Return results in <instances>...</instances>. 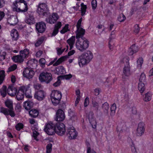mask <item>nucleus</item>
<instances>
[{"instance_id":"obj_1","label":"nucleus","mask_w":153,"mask_h":153,"mask_svg":"<svg viewBox=\"0 0 153 153\" xmlns=\"http://www.w3.org/2000/svg\"><path fill=\"white\" fill-rule=\"evenodd\" d=\"M93 58L92 53L89 51L82 54L78 57V63L80 67H83L84 65L88 64Z\"/></svg>"},{"instance_id":"obj_2","label":"nucleus","mask_w":153,"mask_h":153,"mask_svg":"<svg viewBox=\"0 0 153 153\" xmlns=\"http://www.w3.org/2000/svg\"><path fill=\"white\" fill-rule=\"evenodd\" d=\"M89 42L85 38L82 37L78 39L76 42V48L81 52L85 51L88 47Z\"/></svg>"},{"instance_id":"obj_3","label":"nucleus","mask_w":153,"mask_h":153,"mask_svg":"<svg viewBox=\"0 0 153 153\" xmlns=\"http://www.w3.org/2000/svg\"><path fill=\"white\" fill-rule=\"evenodd\" d=\"M37 12L40 16L46 17H48L50 14L47 4L44 3H40L39 4Z\"/></svg>"},{"instance_id":"obj_4","label":"nucleus","mask_w":153,"mask_h":153,"mask_svg":"<svg viewBox=\"0 0 153 153\" xmlns=\"http://www.w3.org/2000/svg\"><path fill=\"white\" fill-rule=\"evenodd\" d=\"M61 92L58 91L52 92L51 94V101L52 103L55 105L58 104L62 97Z\"/></svg>"},{"instance_id":"obj_5","label":"nucleus","mask_w":153,"mask_h":153,"mask_svg":"<svg viewBox=\"0 0 153 153\" xmlns=\"http://www.w3.org/2000/svg\"><path fill=\"white\" fill-rule=\"evenodd\" d=\"M39 79L41 82H45L47 83H49L52 79L51 74L46 71L40 73Z\"/></svg>"},{"instance_id":"obj_6","label":"nucleus","mask_w":153,"mask_h":153,"mask_svg":"<svg viewBox=\"0 0 153 153\" xmlns=\"http://www.w3.org/2000/svg\"><path fill=\"white\" fill-rule=\"evenodd\" d=\"M129 58L126 56L123 59V61L125 64L124 67L123 69V73L126 76H128L130 75V66L129 62Z\"/></svg>"},{"instance_id":"obj_7","label":"nucleus","mask_w":153,"mask_h":153,"mask_svg":"<svg viewBox=\"0 0 153 153\" xmlns=\"http://www.w3.org/2000/svg\"><path fill=\"white\" fill-rule=\"evenodd\" d=\"M54 127L55 132L59 135L61 136L65 133V126L63 123L57 122L54 124Z\"/></svg>"},{"instance_id":"obj_8","label":"nucleus","mask_w":153,"mask_h":153,"mask_svg":"<svg viewBox=\"0 0 153 153\" xmlns=\"http://www.w3.org/2000/svg\"><path fill=\"white\" fill-rule=\"evenodd\" d=\"M55 128L54 124L50 122L45 125L44 131L48 135H52L55 133Z\"/></svg>"},{"instance_id":"obj_9","label":"nucleus","mask_w":153,"mask_h":153,"mask_svg":"<svg viewBox=\"0 0 153 153\" xmlns=\"http://www.w3.org/2000/svg\"><path fill=\"white\" fill-rule=\"evenodd\" d=\"M66 133L67 135L70 139H75L78 134L75 128L73 126L71 127L68 128Z\"/></svg>"},{"instance_id":"obj_10","label":"nucleus","mask_w":153,"mask_h":153,"mask_svg":"<svg viewBox=\"0 0 153 153\" xmlns=\"http://www.w3.org/2000/svg\"><path fill=\"white\" fill-rule=\"evenodd\" d=\"M75 53V51L74 50H72L69 51L68 53V56L66 55L62 56L59 58L55 63L53 64L54 66H57L60 64L63 61H65L68 58L69 56H70L73 55Z\"/></svg>"},{"instance_id":"obj_11","label":"nucleus","mask_w":153,"mask_h":153,"mask_svg":"<svg viewBox=\"0 0 153 153\" xmlns=\"http://www.w3.org/2000/svg\"><path fill=\"white\" fill-rule=\"evenodd\" d=\"M45 19V21L51 24H54L59 18V16L56 13H53L52 15L50 14Z\"/></svg>"},{"instance_id":"obj_12","label":"nucleus","mask_w":153,"mask_h":153,"mask_svg":"<svg viewBox=\"0 0 153 153\" xmlns=\"http://www.w3.org/2000/svg\"><path fill=\"white\" fill-rule=\"evenodd\" d=\"M45 93L42 90L36 91L34 94V98L39 101L42 100L45 98Z\"/></svg>"},{"instance_id":"obj_13","label":"nucleus","mask_w":153,"mask_h":153,"mask_svg":"<svg viewBox=\"0 0 153 153\" xmlns=\"http://www.w3.org/2000/svg\"><path fill=\"white\" fill-rule=\"evenodd\" d=\"M0 112L5 116L10 115L12 117H14L16 115L14 111L10 110L7 108L3 107L0 108Z\"/></svg>"},{"instance_id":"obj_14","label":"nucleus","mask_w":153,"mask_h":153,"mask_svg":"<svg viewBox=\"0 0 153 153\" xmlns=\"http://www.w3.org/2000/svg\"><path fill=\"white\" fill-rule=\"evenodd\" d=\"M23 76L27 78L30 79L32 78L34 74V71L31 69L26 68L23 72Z\"/></svg>"},{"instance_id":"obj_15","label":"nucleus","mask_w":153,"mask_h":153,"mask_svg":"<svg viewBox=\"0 0 153 153\" xmlns=\"http://www.w3.org/2000/svg\"><path fill=\"white\" fill-rule=\"evenodd\" d=\"M36 28L38 32L42 33L45 30L46 28V24L43 22H38L36 24Z\"/></svg>"},{"instance_id":"obj_16","label":"nucleus","mask_w":153,"mask_h":153,"mask_svg":"<svg viewBox=\"0 0 153 153\" xmlns=\"http://www.w3.org/2000/svg\"><path fill=\"white\" fill-rule=\"evenodd\" d=\"M145 124L143 123H139L138 126L137 130V135L138 136H141L144 133L145 128Z\"/></svg>"},{"instance_id":"obj_17","label":"nucleus","mask_w":153,"mask_h":153,"mask_svg":"<svg viewBox=\"0 0 153 153\" xmlns=\"http://www.w3.org/2000/svg\"><path fill=\"white\" fill-rule=\"evenodd\" d=\"M65 116L64 112L62 109L58 110L56 113V119L57 121H62L65 119Z\"/></svg>"},{"instance_id":"obj_18","label":"nucleus","mask_w":153,"mask_h":153,"mask_svg":"<svg viewBox=\"0 0 153 153\" xmlns=\"http://www.w3.org/2000/svg\"><path fill=\"white\" fill-rule=\"evenodd\" d=\"M18 22V19L16 16H11L7 19V23L10 25L14 26Z\"/></svg>"},{"instance_id":"obj_19","label":"nucleus","mask_w":153,"mask_h":153,"mask_svg":"<svg viewBox=\"0 0 153 153\" xmlns=\"http://www.w3.org/2000/svg\"><path fill=\"white\" fill-rule=\"evenodd\" d=\"M23 2L25 3V1L24 0H16L13 3L14 6L13 7V10L16 12L18 9L20 7V5H24Z\"/></svg>"},{"instance_id":"obj_20","label":"nucleus","mask_w":153,"mask_h":153,"mask_svg":"<svg viewBox=\"0 0 153 153\" xmlns=\"http://www.w3.org/2000/svg\"><path fill=\"white\" fill-rule=\"evenodd\" d=\"M16 88L13 86H9L7 90V93L11 97L15 96L17 93Z\"/></svg>"},{"instance_id":"obj_21","label":"nucleus","mask_w":153,"mask_h":153,"mask_svg":"<svg viewBox=\"0 0 153 153\" xmlns=\"http://www.w3.org/2000/svg\"><path fill=\"white\" fill-rule=\"evenodd\" d=\"M77 30L76 31V39H80V38H84L83 36L85 34V30L82 27L77 28Z\"/></svg>"},{"instance_id":"obj_22","label":"nucleus","mask_w":153,"mask_h":153,"mask_svg":"<svg viewBox=\"0 0 153 153\" xmlns=\"http://www.w3.org/2000/svg\"><path fill=\"white\" fill-rule=\"evenodd\" d=\"M68 115L70 119L73 121H75L77 118L76 114L73 110L69 109L68 111Z\"/></svg>"},{"instance_id":"obj_23","label":"nucleus","mask_w":153,"mask_h":153,"mask_svg":"<svg viewBox=\"0 0 153 153\" xmlns=\"http://www.w3.org/2000/svg\"><path fill=\"white\" fill-rule=\"evenodd\" d=\"M33 102L31 101H27L24 102L23 106L26 110H30L33 107Z\"/></svg>"},{"instance_id":"obj_24","label":"nucleus","mask_w":153,"mask_h":153,"mask_svg":"<svg viewBox=\"0 0 153 153\" xmlns=\"http://www.w3.org/2000/svg\"><path fill=\"white\" fill-rule=\"evenodd\" d=\"M62 26L61 22H58L55 25L54 30L52 33V36H55L58 33L59 29Z\"/></svg>"},{"instance_id":"obj_25","label":"nucleus","mask_w":153,"mask_h":153,"mask_svg":"<svg viewBox=\"0 0 153 153\" xmlns=\"http://www.w3.org/2000/svg\"><path fill=\"white\" fill-rule=\"evenodd\" d=\"M24 5H20V7L18 9L16 12H25L27 11L28 10V7L27 2H23Z\"/></svg>"},{"instance_id":"obj_26","label":"nucleus","mask_w":153,"mask_h":153,"mask_svg":"<svg viewBox=\"0 0 153 153\" xmlns=\"http://www.w3.org/2000/svg\"><path fill=\"white\" fill-rule=\"evenodd\" d=\"M94 114L93 112L90 111L88 115V119H89V120L90 123L91 124V125L92 126L93 128H95L96 127V125L95 124L94 125V127L93 126V125L94 124V122L95 123L96 122L94 119V117H93Z\"/></svg>"},{"instance_id":"obj_27","label":"nucleus","mask_w":153,"mask_h":153,"mask_svg":"<svg viewBox=\"0 0 153 153\" xmlns=\"http://www.w3.org/2000/svg\"><path fill=\"white\" fill-rule=\"evenodd\" d=\"M24 58L21 55H17V56H13L12 59L16 62L21 63L24 61Z\"/></svg>"},{"instance_id":"obj_28","label":"nucleus","mask_w":153,"mask_h":153,"mask_svg":"<svg viewBox=\"0 0 153 153\" xmlns=\"http://www.w3.org/2000/svg\"><path fill=\"white\" fill-rule=\"evenodd\" d=\"M11 36L13 40H17L18 39L19 35L18 32L16 29H13L11 32Z\"/></svg>"},{"instance_id":"obj_29","label":"nucleus","mask_w":153,"mask_h":153,"mask_svg":"<svg viewBox=\"0 0 153 153\" xmlns=\"http://www.w3.org/2000/svg\"><path fill=\"white\" fill-rule=\"evenodd\" d=\"M75 36H72L67 41V43L69 44L70 47V50H71L73 47V45L75 42Z\"/></svg>"},{"instance_id":"obj_30","label":"nucleus","mask_w":153,"mask_h":153,"mask_svg":"<svg viewBox=\"0 0 153 153\" xmlns=\"http://www.w3.org/2000/svg\"><path fill=\"white\" fill-rule=\"evenodd\" d=\"M20 54L25 59L28 56L29 54V50L25 49L22 51H21L19 52Z\"/></svg>"},{"instance_id":"obj_31","label":"nucleus","mask_w":153,"mask_h":153,"mask_svg":"<svg viewBox=\"0 0 153 153\" xmlns=\"http://www.w3.org/2000/svg\"><path fill=\"white\" fill-rule=\"evenodd\" d=\"M25 22L29 24L32 25L35 23L34 18L33 15H30L29 17L26 19L25 20Z\"/></svg>"},{"instance_id":"obj_32","label":"nucleus","mask_w":153,"mask_h":153,"mask_svg":"<svg viewBox=\"0 0 153 153\" xmlns=\"http://www.w3.org/2000/svg\"><path fill=\"white\" fill-rule=\"evenodd\" d=\"M25 93L21 90H19L16 95V98L18 100H22L24 98Z\"/></svg>"},{"instance_id":"obj_33","label":"nucleus","mask_w":153,"mask_h":153,"mask_svg":"<svg viewBox=\"0 0 153 153\" xmlns=\"http://www.w3.org/2000/svg\"><path fill=\"white\" fill-rule=\"evenodd\" d=\"M56 71L58 74H64L65 73V71L64 67L62 66L58 67L56 68Z\"/></svg>"},{"instance_id":"obj_34","label":"nucleus","mask_w":153,"mask_h":153,"mask_svg":"<svg viewBox=\"0 0 153 153\" xmlns=\"http://www.w3.org/2000/svg\"><path fill=\"white\" fill-rule=\"evenodd\" d=\"M102 108L105 114H108L109 109V105L107 102H105L102 104Z\"/></svg>"},{"instance_id":"obj_35","label":"nucleus","mask_w":153,"mask_h":153,"mask_svg":"<svg viewBox=\"0 0 153 153\" xmlns=\"http://www.w3.org/2000/svg\"><path fill=\"white\" fill-rule=\"evenodd\" d=\"M5 105L10 110L13 111V103L12 101L7 100L5 102Z\"/></svg>"},{"instance_id":"obj_36","label":"nucleus","mask_w":153,"mask_h":153,"mask_svg":"<svg viewBox=\"0 0 153 153\" xmlns=\"http://www.w3.org/2000/svg\"><path fill=\"white\" fill-rule=\"evenodd\" d=\"M29 114L31 117L35 118L38 116L39 113L37 110L35 109H32L29 111Z\"/></svg>"},{"instance_id":"obj_37","label":"nucleus","mask_w":153,"mask_h":153,"mask_svg":"<svg viewBox=\"0 0 153 153\" xmlns=\"http://www.w3.org/2000/svg\"><path fill=\"white\" fill-rule=\"evenodd\" d=\"M0 93L3 97H5L7 94V87L4 85L0 89Z\"/></svg>"},{"instance_id":"obj_38","label":"nucleus","mask_w":153,"mask_h":153,"mask_svg":"<svg viewBox=\"0 0 153 153\" xmlns=\"http://www.w3.org/2000/svg\"><path fill=\"white\" fill-rule=\"evenodd\" d=\"M144 84L143 82H140L138 85V89L141 93H143L144 91L145 88Z\"/></svg>"},{"instance_id":"obj_39","label":"nucleus","mask_w":153,"mask_h":153,"mask_svg":"<svg viewBox=\"0 0 153 153\" xmlns=\"http://www.w3.org/2000/svg\"><path fill=\"white\" fill-rule=\"evenodd\" d=\"M45 38L42 37L38 39L35 44L36 47L39 46L44 41Z\"/></svg>"},{"instance_id":"obj_40","label":"nucleus","mask_w":153,"mask_h":153,"mask_svg":"<svg viewBox=\"0 0 153 153\" xmlns=\"http://www.w3.org/2000/svg\"><path fill=\"white\" fill-rule=\"evenodd\" d=\"M81 15L82 16H83L85 14L86 10L87 8L86 5H84L83 3H82L81 4Z\"/></svg>"},{"instance_id":"obj_41","label":"nucleus","mask_w":153,"mask_h":153,"mask_svg":"<svg viewBox=\"0 0 153 153\" xmlns=\"http://www.w3.org/2000/svg\"><path fill=\"white\" fill-rule=\"evenodd\" d=\"M116 109V104L115 103L113 104L111 106L110 108L111 115H114L115 113V111Z\"/></svg>"},{"instance_id":"obj_42","label":"nucleus","mask_w":153,"mask_h":153,"mask_svg":"<svg viewBox=\"0 0 153 153\" xmlns=\"http://www.w3.org/2000/svg\"><path fill=\"white\" fill-rule=\"evenodd\" d=\"M5 72L4 71H0V85L2 83L5 76Z\"/></svg>"},{"instance_id":"obj_43","label":"nucleus","mask_w":153,"mask_h":153,"mask_svg":"<svg viewBox=\"0 0 153 153\" xmlns=\"http://www.w3.org/2000/svg\"><path fill=\"white\" fill-rule=\"evenodd\" d=\"M126 19V17L122 13L120 14L117 18L118 20L120 22H123Z\"/></svg>"},{"instance_id":"obj_44","label":"nucleus","mask_w":153,"mask_h":153,"mask_svg":"<svg viewBox=\"0 0 153 153\" xmlns=\"http://www.w3.org/2000/svg\"><path fill=\"white\" fill-rule=\"evenodd\" d=\"M151 99V95L148 92L146 94L145 97L144 98V100L146 102L149 101Z\"/></svg>"},{"instance_id":"obj_45","label":"nucleus","mask_w":153,"mask_h":153,"mask_svg":"<svg viewBox=\"0 0 153 153\" xmlns=\"http://www.w3.org/2000/svg\"><path fill=\"white\" fill-rule=\"evenodd\" d=\"M52 144L49 143L46 146V153H51L52 150Z\"/></svg>"},{"instance_id":"obj_46","label":"nucleus","mask_w":153,"mask_h":153,"mask_svg":"<svg viewBox=\"0 0 153 153\" xmlns=\"http://www.w3.org/2000/svg\"><path fill=\"white\" fill-rule=\"evenodd\" d=\"M143 62V60L142 58H139L137 61V67L139 68L141 67Z\"/></svg>"},{"instance_id":"obj_47","label":"nucleus","mask_w":153,"mask_h":153,"mask_svg":"<svg viewBox=\"0 0 153 153\" xmlns=\"http://www.w3.org/2000/svg\"><path fill=\"white\" fill-rule=\"evenodd\" d=\"M146 81V76L144 73H142L140 76L139 81L140 82L143 83L145 82Z\"/></svg>"},{"instance_id":"obj_48","label":"nucleus","mask_w":153,"mask_h":153,"mask_svg":"<svg viewBox=\"0 0 153 153\" xmlns=\"http://www.w3.org/2000/svg\"><path fill=\"white\" fill-rule=\"evenodd\" d=\"M72 75L71 74L66 75H65L60 76L59 77L63 79H69L72 77Z\"/></svg>"},{"instance_id":"obj_49","label":"nucleus","mask_w":153,"mask_h":153,"mask_svg":"<svg viewBox=\"0 0 153 153\" xmlns=\"http://www.w3.org/2000/svg\"><path fill=\"white\" fill-rule=\"evenodd\" d=\"M92 104L93 106L95 108L96 111L97 112L99 107L98 103L95 101H92Z\"/></svg>"},{"instance_id":"obj_50","label":"nucleus","mask_w":153,"mask_h":153,"mask_svg":"<svg viewBox=\"0 0 153 153\" xmlns=\"http://www.w3.org/2000/svg\"><path fill=\"white\" fill-rule=\"evenodd\" d=\"M68 25L67 24L65 25V27L61 30L60 33L62 34H64L68 30Z\"/></svg>"},{"instance_id":"obj_51","label":"nucleus","mask_w":153,"mask_h":153,"mask_svg":"<svg viewBox=\"0 0 153 153\" xmlns=\"http://www.w3.org/2000/svg\"><path fill=\"white\" fill-rule=\"evenodd\" d=\"M6 55V53L5 52L0 53V61H2L5 59Z\"/></svg>"},{"instance_id":"obj_52","label":"nucleus","mask_w":153,"mask_h":153,"mask_svg":"<svg viewBox=\"0 0 153 153\" xmlns=\"http://www.w3.org/2000/svg\"><path fill=\"white\" fill-rule=\"evenodd\" d=\"M17 68V65H13L11 66L9 68L7 72H11L15 70Z\"/></svg>"},{"instance_id":"obj_53","label":"nucleus","mask_w":153,"mask_h":153,"mask_svg":"<svg viewBox=\"0 0 153 153\" xmlns=\"http://www.w3.org/2000/svg\"><path fill=\"white\" fill-rule=\"evenodd\" d=\"M15 127L17 130L19 131L23 128V125L22 123H19Z\"/></svg>"},{"instance_id":"obj_54","label":"nucleus","mask_w":153,"mask_h":153,"mask_svg":"<svg viewBox=\"0 0 153 153\" xmlns=\"http://www.w3.org/2000/svg\"><path fill=\"white\" fill-rule=\"evenodd\" d=\"M92 9L95 10L97 7V1L96 0H93L91 2Z\"/></svg>"},{"instance_id":"obj_55","label":"nucleus","mask_w":153,"mask_h":153,"mask_svg":"<svg viewBox=\"0 0 153 153\" xmlns=\"http://www.w3.org/2000/svg\"><path fill=\"white\" fill-rule=\"evenodd\" d=\"M130 50L133 51L134 53H135L138 51V49L135 45H133L130 47Z\"/></svg>"},{"instance_id":"obj_56","label":"nucleus","mask_w":153,"mask_h":153,"mask_svg":"<svg viewBox=\"0 0 153 153\" xmlns=\"http://www.w3.org/2000/svg\"><path fill=\"white\" fill-rule=\"evenodd\" d=\"M140 29V27L138 25H135L134 31L135 33H138Z\"/></svg>"},{"instance_id":"obj_57","label":"nucleus","mask_w":153,"mask_h":153,"mask_svg":"<svg viewBox=\"0 0 153 153\" xmlns=\"http://www.w3.org/2000/svg\"><path fill=\"white\" fill-rule=\"evenodd\" d=\"M28 88L25 86H23L21 87V88L19 90H21L25 94L26 93V91L27 90Z\"/></svg>"},{"instance_id":"obj_58","label":"nucleus","mask_w":153,"mask_h":153,"mask_svg":"<svg viewBox=\"0 0 153 153\" xmlns=\"http://www.w3.org/2000/svg\"><path fill=\"white\" fill-rule=\"evenodd\" d=\"M39 134V133L36 131L34 130L33 132V137L34 138V139L37 140H38L36 139L37 136Z\"/></svg>"},{"instance_id":"obj_59","label":"nucleus","mask_w":153,"mask_h":153,"mask_svg":"<svg viewBox=\"0 0 153 153\" xmlns=\"http://www.w3.org/2000/svg\"><path fill=\"white\" fill-rule=\"evenodd\" d=\"M89 104V99L88 97H86L84 101V106L85 107H87Z\"/></svg>"},{"instance_id":"obj_60","label":"nucleus","mask_w":153,"mask_h":153,"mask_svg":"<svg viewBox=\"0 0 153 153\" xmlns=\"http://www.w3.org/2000/svg\"><path fill=\"white\" fill-rule=\"evenodd\" d=\"M34 88L35 89L39 90L41 89L42 88L41 85L39 84H36L34 85Z\"/></svg>"},{"instance_id":"obj_61","label":"nucleus","mask_w":153,"mask_h":153,"mask_svg":"<svg viewBox=\"0 0 153 153\" xmlns=\"http://www.w3.org/2000/svg\"><path fill=\"white\" fill-rule=\"evenodd\" d=\"M131 151L132 153H137L136 151V148L133 143L132 145L131 146Z\"/></svg>"},{"instance_id":"obj_62","label":"nucleus","mask_w":153,"mask_h":153,"mask_svg":"<svg viewBox=\"0 0 153 153\" xmlns=\"http://www.w3.org/2000/svg\"><path fill=\"white\" fill-rule=\"evenodd\" d=\"M82 18H81L78 21L77 24L76 25L77 28L81 27V22L82 21Z\"/></svg>"},{"instance_id":"obj_63","label":"nucleus","mask_w":153,"mask_h":153,"mask_svg":"<svg viewBox=\"0 0 153 153\" xmlns=\"http://www.w3.org/2000/svg\"><path fill=\"white\" fill-rule=\"evenodd\" d=\"M65 48L61 50V48H57V53L58 55H61L64 51Z\"/></svg>"},{"instance_id":"obj_64","label":"nucleus","mask_w":153,"mask_h":153,"mask_svg":"<svg viewBox=\"0 0 153 153\" xmlns=\"http://www.w3.org/2000/svg\"><path fill=\"white\" fill-rule=\"evenodd\" d=\"M87 153H96V152L93 150H91L90 147L87 149Z\"/></svg>"}]
</instances>
